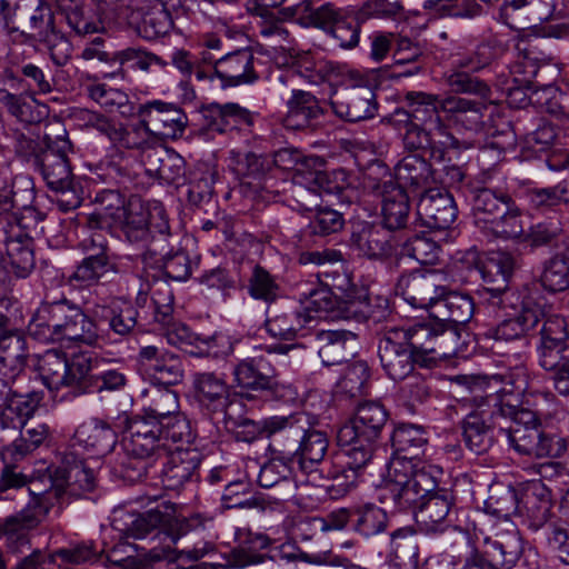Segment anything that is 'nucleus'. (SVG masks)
<instances>
[{"instance_id":"nucleus-1","label":"nucleus","mask_w":569,"mask_h":569,"mask_svg":"<svg viewBox=\"0 0 569 569\" xmlns=\"http://www.w3.org/2000/svg\"><path fill=\"white\" fill-rule=\"evenodd\" d=\"M121 529L127 537L144 539L150 537L153 546L140 559L141 569H149L154 562L186 558L197 561L214 550V543L202 537L199 517L179 518L173 503L161 501L154 508L137 516Z\"/></svg>"},{"instance_id":"nucleus-2","label":"nucleus","mask_w":569,"mask_h":569,"mask_svg":"<svg viewBox=\"0 0 569 569\" xmlns=\"http://www.w3.org/2000/svg\"><path fill=\"white\" fill-rule=\"evenodd\" d=\"M427 443L426 431L415 425H400L392 432L393 455L383 487H393L396 495H405V501H412L419 490L429 492L435 487V476L442 473L441 468L420 459Z\"/></svg>"},{"instance_id":"nucleus-3","label":"nucleus","mask_w":569,"mask_h":569,"mask_svg":"<svg viewBox=\"0 0 569 569\" xmlns=\"http://www.w3.org/2000/svg\"><path fill=\"white\" fill-rule=\"evenodd\" d=\"M30 336L40 342H77L98 346V329L92 308L86 313L80 306L63 298L42 302L29 322Z\"/></svg>"},{"instance_id":"nucleus-4","label":"nucleus","mask_w":569,"mask_h":569,"mask_svg":"<svg viewBox=\"0 0 569 569\" xmlns=\"http://www.w3.org/2000/svg\"><path fill=\"white\" fill-rule=\"evenodd\" d=\"M501 417L509 419V422L500 427V433L507 437L509 445L519 455L545 458L565 452V440L542 429L537 410L526 408Z\"/></svg>"},{"instance_id":"nucleus-5","label":"nucleus","mask_w":569,"mask_h":569,"mask_svg":"<svg viewBox=\"0 0 569 569\" xmlns=\"http://www.w3.org/2000/svg\"><path fill=\"white\" fill-rule=\"evenodd\" d=\"M441 475L435 476V487L429 492L417 491V497L412 501H405V497L396 495L393 487H383L379 499L383 503H392L398 511L412 509L417 523L426 532H442L452 521L455 497L449 489L438 487Z\"/></svg>"},{"instance_id":"nucleus-6","label":"nucleus","mask_w":569,"mask_h":569,"mask_svg":"<svg viewBox=\"0 0 569 569\" xmlns=\"http://www.w3.org/2000/svg\"><path fill=\"white\" fill-rule=\"evenodd\" d=\"M337 438L341 449L329 456L320 472L333 481L332 487L338 488V493L345 495L356 486L359 471L370 462L377 445L358 438L346 442Z\"/></svg>"},{"instance_id":"nucleus-7","label":"nucleus","mask_w":569,"mask_h":569,"mask_svg":"<svg viewBox=\"0 0 569 569\" xmlns=\"http://www.w3.org/2000/svg\"><path fill=\"white\" fill-rule=\"evenodd\" d=\"M485 539V550L472 549L461 569H511L519 560L523 546L515 523Z\"/></svg>"},{"instance_id":"nucleus-8","label":"nucleus","mask_w":569,"mask_h":569,"mask_svg":"<svg viewBox=\"0 0 569 569\" xmlns=\"http://www.w3.org/2000/svg\"><path fill=\"white\" fill-rule=\"evenodd\" d=\"M121 219V231L130 243L141 244L142 251L156 239L170 236V227L166 211L161 207L150 210L137 198H130L118 216Z\"/></svg>"},{"instance_id":"nucleus-9","label":"nucleus","mask_w":569,"mask_h":569,"mask_svg":"<svg viewBox=\"0 0 569 569\" xmlns=\"http://www.w3.org/2000/svg\"><path fill=\"white\" fill-rule=\"evenodd\" d=\"M393 328L397 332L406 336L407 345L419 358L422 367H430L439 359L450 357L456 351V332L443 329L439 323L416 322Z\"/></svg>"},{"instance_id":"nucleus-10","label":"nucleus","mask_w":569,"mask_h":569,"mask_svg":"<svg viewBox=\"0 0 569 569\" xmlns=\"http://www.w3.org/2000/svg\"><path fill=\"white\" fill-rule=\"evenodd\" d=\"M73 146L64 128H59L56 136H44V149L34 169L39 171L50 189H66L73 182L69 154Z\"/></svg>"},{"instance_id":"nucleus-11","label":"nucleus","mask_w":569,"mask_h":569,"mask_svg":"<svg viewBox=\"0 0 569 569\" xmlns=\"http://www.w3.org/2000/svg\"><path fill=\"white\" fill-rule=\"evenodd\" d=\"M114 426L126 433V450L133 457L146 459L167 455L168 448L162 441L158 420L123 412L118 416Z\"/></svg>"},{"instance_id":"nucleus-12","label":"nucleus","mask_w":569,"mask_h":569,"mask_svg":"<svg viewBox=\"0 0 569 569\" xmlns=\"http://www.w3.org/2000/svg\"><path fill=\"white\" fill-rule=\"evenodd\" d=\"M375 91L368 80L356 71L349 72L339 93L331 99L333 112L341 119L358 122L372 118L377 110Z\"/></svg>"},{"instance_id":"nucleus-13","label":"nucleus","mask_w":569,"mask_h":569,"mask_svg":"<svg viewBox=\"0 0 569 569\" xmlns=\"http://www.w3.org/2000/svg\"><path fill=\"white\" fill-rule=\"evenodd\" d=\"M295 347V345H280L268 349L267 353H256L239 359L231 371L234 386L243 390L264 391L270 387L273 376H278L270 353H287Z\"/></svg>"},{"instance_id":"nucleus-14","label":"nucleus","mask_w":569,"mask_h":569,"mask_svg":"<svg viewBox=\"0 0 569 569\" xmlns=\"http://www.w3.org/2000/svg\"><path fill=\"white\" fill-rule=\"evenodd\" d=\"M445 277L436 270H416L402 274L396 289L415 308L435 311L436 303L446 293Z\"/></svg>"},{"instance_id":"nucleus-15","label":"nucleus","mask_w":569,"mask_h":569,"mask_svg":"<svg viewBox=\"0 0 569 569\" xmlns=\"http://www.w3.org/2000/svg\"><path fill=\"white\" fill-rule=\"evenodd\" d=\"M311 417L297 411L288 416H272L266 418L267 438L270 439L269 449L272 453L292 459L297 453L296 447L309 431Z\"/></svg>"},{"instance_id":"nucleus-16","label":"nucleus","mask_w":569,"mask_h":569,"mask_svg":"<svg viewBox=\"0 0 569 569\" xmlns=\"http://www.w3.org/2000/svg\"><path fill=\"white\" fill-rule=\"evenodd\" d=\"M193 398L200 409L210 416L222 417L230 409L241 406L231 386L214 372H197L192 378Z\"/></svg>"},{"instance_id":"nucleus-17","label":"nucleus","mask_w":569,"mask_h":569,"mask_svg":"<svg viewBox=\"0 0 569 569\" xmlns=\"http://www.w3.org/2000/svg\"><path fill=\"white\" fill-rule=\"evenodd\" d=\"M378 356L381 368L393 381L405 380L412 373L415 366L420 365L419 358L406 342V336L397 332L393 327L386 328L378 342Z\"/></svg>"},{"instance_id":"nucleus-18","label":"nucleus","mask_w":569,"mask_h":569,"mask_svg":"<svg viewBox=\"0 0 569 569\" xmlns=\"http://www.w3.org/2000/svg\"><path fill=\"white\" fill-rule=\"evenodd\" d=\"M403 141L410 149L428 150L431 159L437 162L451 161L452 156L470 147L467 141H460L450 132L443 119L422 131L405 136Z\"/></svg>"},{"instance_id":"nucleus-19","label":"nucleus","mask_w":569,"mask_h":569,"mask_svg":"<svg viewBox=\"0 0 569 569\" xmlns=\"http://www.w3.org/2000/svg\"><path fill=\"white\" fill-rule=\"evenodd\" d=\"M138 362L153 385L169 388L183 380L184 369L181 357L164 348L157 346L141 347L138 353Z\"/></svg>"},{"instance_id":"nucleus-20","label":"nucleus","mask_w":569,"mask_h":569,"mask_svg":"<svg viewBox=\"0 0 569 569\" xmlns=\"http://www.w3.org/2000/svg\"><path fill=\"white\" fill-rule=\"evenodd\" d=\"M136 112L146 132L163 138L181 137L188 124V117L182 109L161 100L140 104Z\"/></svg>"},{"instance_id":"nucleus-21","label":"nucleus","mask_w":569,"mask_h":569,"mask_svg":"<svg viewBox=\"0 0 569 569\" xmlns=\"http://www.w3.org/2000/svg\"><path fill=\"white\" fill-rule=\"evenodd\" d=\"M329 448V439L326 432L312 428L310 421L309 431H306V437L301 439L296 447L297 453L292 456V462L299 463L300 471L306 476V481L315 487L323 486V481L328 480L320 469L328 462L329 457L326 458Z\"/></svg>"},{"instance_id":"nucleus-22","label":"nucleus","mask_w":569,"mask_h":569,"mask_svg":"<svg viewBox=\"0 0 569 569\" xmlns=\"http://www.w3.org/2000/svg\"><path fill=\"white\" fill-rule=\"evenodd\" d=\"M388 418L389 413L382 403L366 401L358 406L353 417L339 429L338 437L343 442L358 438L377 445Z\"/></svg>"},{"instance_id":"nucleus-23","label":"nucleus","mask_w":569,"mask_h":569,"mask_svg":"<svg viewBox=\"0 0 569 569\" xmlns=\"http://www.w3.org/2000/svg\"><path fill=\"white\" fill-rule=\"evenodd\" d=\"M499 411L482 401L469 412L462 421V438L466 446L475 453L486 452L493 443L495 431L502 426Z\"/></svg>"},{"instance_id":"nucleus-24","label":"nucleus","mask_w":569,"mask_h":569,"mask_svg":"<svg viewBox=\"0 0 569 569\" xmlns=\"http://www.w3.org/2000/svg\"><path fill=\"white\" fill-rule=\"evenodd\" d=\"M169 236L156 239L141 251L139 257L147 268L163 270L164 274L176 281H184L191 276V260L187 252L170 254Z\"/></svg>"},{"instance_id":"nucleus-25","label":"nucleus","mask_w":569,"mask_h":569,"mask_svg":"<svg viewBox=\"0 0 569 569\" xmlns=\"http://www.w3.org/2000/svg\"><path fill=\"white\" fill-rule=\"evenodd\" d=\"M402 101L406 110H397V114H403L408 118L405 136L422 131L442 119L443 98L439 94L410 90L403 93Z\"/></svg>"},{"instance_id":"nucleus-26","label":"nucleus","mask_w":569,"mask_h":569,"mask_svg":"<svg viewBox=\"0 0 569 569\" xmlns=\"http://www.w3.org/2000/svg\"><path fill=\"white\" fill-rule=\"evenodd\" d=\"M257 58L249 48L229 52L216 61L214 74L219 78V88L229 89L252 84L259 79L254 63Z\"/></svg>"},{"instance_id":"nucleus-27","label":"nucleus","mask_w":569,"mask_h":569,"mask_svg":"<svg viewBox=\"0 0 569 569\" xmlns=\"http://www.w3.org/2000/svg\"><path fill=\"white\" fill-rule=\"evenodd\" d=\"M458 209L453 197L438 189H429L417 204V218L431 230H447L456 221Z\"/></svg>"},{"instance_id":"nucleus-28","label":"nucleus","mask_w":569,"mask_h":569,"mask_svg":"<svg viewBox=\"0 0 569 569\" xmlns=\"http://www.w3.org/2000/svg\"><path fill=\"white\" fill-rule=\"evenodd\" d=\"M31 500L18 513L7 518V527L14 535L37 528L48 516L54 503L64 496V488L61 485L51 487L41 492H33Z\"/></svg>"},{"instance_id":"nucleus-29","label":"nucleus","mask_w":569,"mask_h":569,"mask_svg":"<svg viewBox=\"0 0 569 569\" xmlns=\"http://www.w3.org/2000/svg\"><path fill=\"white\" fill-rule=\"evenodd\" d=\"M550 490L539 480L528 482L521 490L519 515L525 517L530 529L546 532L555 518L551 513Z\"/></svg>"},{"instance_id":"nucleus-30","label":"nucleus","mask_w":569,"mask_h":569,"mask_svg":"<svg viewBox=\"0 0 569 569\" xmlns=\"http://www.w3.org/2000/svg\"><path fill=\"white\" fill-rule=\"evenodd\" d=\"M499 381L501 387L492 393H486L483 401L499 411V416L526 409L523 397L529 389L526 369L517 367L515 370L500 376Z\"/></svg>"},{"instance_id":"nucleus-31","label":"nucleus","mask_w":569,"mask_h":569,"mask_svg":"<svg viewBox=\"0 0 569 569\" xmlns=\"http://www.w3.org/2000/svg\"><path fill=\"white\" fill-rule=\"evenodd\" d=\"M552 0H503L500 17L512 29H526L552 17Z\"/></svg>"},{"instance_id":"nucleus-32","label":"nucleus","mask_w":569,"mask_h":569,"mask_svg":"<svg viewBox=\"0 0 569 569\" xmlns=\"http://www.w3.org/2000/svg\"><path fill=\"white\" fill-rule=\"evenodd\" d=\"M230 167L244 184L252 186L256 191H269L273 184L271 181L272 161L264 154L253 152L241 153L230 151Z\"/></svg>"},{"instance_id":"nucleus-33","label":"nucleus","mask_w":569,"mask_h":569,"mask_svg":"<svg viewBox=\"0 0 569 569\" xmlns=\"http://www.w3.org/2000/svg\"><path fill=\"white\" fill-rule=\"evenodd\" d=\"M201 455L197 449H177L168 456L161 471L164 488L180 490L186 483L199 479Z\"/></svg>"},{"instance_id":"nucleus-34","label":"nucleus","mask_w":569,"mask_h":569,"mask_svg":"<svg viewBox=\"0 0 569 569\" xmlns=\"http://www.w3.org/2000/svg\"><path fill=\"white\" fill-rule=\"evenodd\" d=\"M318 355L326 367L337 366L355 357L358 337L347 330H320L315 335Z\"/></svg>"},{"instance_id":"nucleus-35","label":"nucleus","mask_w":569,"mask_h":569,"mask_svg":"<svg viewBox=\"0 0 569 569\" xmlns=\"http://www.w3.org/2000/svg\"><path fill=\"white\" fill-rule=\"evenodd\" d=\"M127 11L128 24L142 39L156 40L167 36L173 28L170 7L127 8Z\"/></svg>"},{"instance_id":"nucleus-36","label":"nucleus","mask_w":569,"mask_h":569,"mask_svg":"<svg viewBox=\"0 0 569 569\" xmlns=\"http://www.w3.org/2000/svg\"><path fill=\"white\" fill-rule=\"evenodd\" d=\"M137 309L129 305L111 302L109 305L96 303L92 306V319L98 329V343L103 340V325L114 335L123 338L129 336L137 326Z\"/></svg>"},{"instance_id":"nucleus-37","label":"nucleus","mask_w":569,"mask_h":569,"mask_svg":"<svg viewBox=\"0 0 569 569\" xmlns=\"http://www.w3.org/2000/svg\"><path fill=\"white\" fill-rule=\"evenodd\" d=\"M350 246L359 254L372 260L391 257L396 250L390 231L382 226L363 223L350 237Z\"/></svg>"},{"instance_id":"nucleus-38","label":"nucleus","mask_w":569,"mask_h":569,"mask_svg":"<svg viewBox=\"0 0 569 569\" xmlns=\"http://www.w3.org/2000/svg\"><path fill=\"white\" fill-rule=\"evenodd\" d=\"M513 198L505 190L480 187L471 190V213L475 223L482 229L501 217L500 213L510 204Z\"/></svg>"},{"instance_id":"nucleus-39","label":"nucleus","mask_w":569,"mask_h":569,"mask_svg":"<svg viewBox=\"0 0 569 569\" xmlns=\"http://www.w3.org/2000/svg\"><path fill=\"white\" fill-rule=\"evenodd\" d=\"M312 320V316L306 313L301 307L290 302L268 309L266 320L267 332L277 339L291 340L305 326Z\"/></svg>"},{"instance_id":"nucleus-40","label":"nucleus","mask_w":569,"mask_h":569,"mask_svg":"<svg viewBox=\"0 0 569 569\" xmlns=\"http://www.w3.org/2000/svg\"><path fill=\"white\" fill-rule=\"evenodd\" d=\"M284 88L290 90V97L286 100L287 112L283 118L286 128L293 130L305 129L323 114V110L315 94L297 89L295 86Z\"/></svg>"},{"instance_id":"nucleus-41","label":"nucleus","mask_w":569,"mask_h":569,"mask_svg":"<svg viewBox=\"0 0 569 569\" xmlns=\"http://www.w3.org/2000/svg\"><path fill=\"white\" fill-rule=\"evenodd\" d=\"M42 399L43 393L40 391L16 392L13 397L0 403V428L20 430L33 416Z\"/></svg>"},{"instance_id":"nucleus-42","label":"nucleus","mask_w":569,"mask_h":569,"mask_svg":"<svg viewBox=\"0 0 569 569\" xmlns=\"http://www.w3.org/2000/svg\"><path fill=\"white\" fill-rule=\"evenodd\" d=\"M122 270L121 258L113 253L90 254L77 266L69 281L78 282L80 287H90L99 283L108 273H120Z\"/></svg>"},{"instance_id":"nucleus-43","label":"nucleus","mask_w":569,"mask_h":569,"mask_svg":"<svg viewBox=\"0 0 569 569\" xmlns=\"http://www.w3.org/2000/svg\"><path fill=\"white\" fill-rule=\"evenodd\" d=\"M382 227L387 230H400L408 226L410 219L409 197L401 187L385 184L382 192Z\"/></svg>"},{"instance_id":"nucleus-44","label":"nucleus","mask_w":569,"mask_h":569,"mask_svg":"<svg viewBox=\"0 0 569 569\" xmlns=\"http://www.w3.org/2000/svg\"><path fill=\"white\" fill-rule=\"evenodd\" d=\"M485 103L457 96L443 98L442 112L467 131L477 132L483 128Z\"/></svg>"},{"instance_id":"nucleus-45","label":"nucleus","mask_w":569,"mask_h":569,"mask_svg":"<svg viewBox=\"0 0 569 569\" xmlns=\"http://www.w3.org/2000/svg\"><path fill=\"white\" fill-rule=\"evenodd\" d=\"M98 360L88 353H76L67 358L64 388L71 389L74 395L90 393Z\"/></svg>"},{"instance_id":"nucleus-46","label":"nucleus","mask_w":569,"mask_h":569,"mask_svg":"<svg viewBox=\"0 0 569 569\" xmlns=\"http://www.w3.org/2000/svg\"><path fill=\"white\" fill-rule=\"evenodd\" d=\"M475 313V303L472 298L467 293L448 291L446 288L445 296L436 303L432 316L441 322L452 325L468 323Z\"/></svg>"},{"instance_id":"nucleus-47","label":"nucleus","mask_w":569,"mask_h":569,"mask_svg":"<svg viewBox=\"0 0 569 569\" xmlns=\"http://www.w3.org/2000/svg\"><path fill=\"white\" fill-rule=\"evenodd\" d=\"M88 97L108 112H118L122 117L136 113V107L129 96L121 89L112 88L96 80L84 84Z\"/></svg>"},{"instance_id":"nucleus-48","label":"nucleus","mask_w":569,"mask_h":569,"mask_svg":"<svg viewBox=\"0 0 569 569\" xmlns=\"http://www.w3.org/2000/svg\"><path fill=\"white\" fill-rule=\"evenodd\" d=\"M538 282L548 293L569 290V247L542 262Z\"/></svg>"},{"instance_id":"nucleus-49","label":"nucleus","mask_w":569,"mask_h":569,"mask_svg":"<svg viewBox=\"0 0 569 569\" xmlns=\"http://www.w3.org/2000/svg\"><path fill=\"white\" fill-rule=\"evenodd\" d=\"M290 57L292 58V70L278 78V81L282 87L295 86L297 76L306 79L312 84H319L325 82L332 71V68L328 62L322 60L313 61L308 53L290 54Z\"/></svg>"},{"instance_id":"nucleus-50","label":"nucleus","mask_w":569,"mask_h":569,"mask_svg":"<svg viewBox=\"0 0 569 569\" xmlns=\"http://www.w3.org/2000/svg\"><path fill=\"white\" fill-rule=\"evenodd\" d=\"M396 179L403 190L406 187L420 189L427 188L433 181L431 164L417 154L405 157L396 167Z\"/></svg>"},{"instance_id":"nucleus-51","label":"nucleus","mask_w":569,"mask_h":569,"mask_svg":"<svg viewBox=\"0 0 569 569\" xmlns=\"http://www.w3.org/2000/svg\"><path fill=\"white\" fill-rule=\"evenodd\" d=\"M346 10L327 2L313 7L308 0L293 6V14L298 16L300 22L306 27H313L330 32Z\"/></svg>"},{"instance_id":"nucleus-52","label":"nucleus","mask_w":569,"mask_h":569,"mask_svg":"<svg viewBox=\"0 0 569 569\" xmlns=\"http://www.w3.org/2000/svg\"><path fill=\"white\" fill-rule=\"evenodd\" d=\"M221 500L227 509H256L263 512L272 508V503L262 493H252L251 485L243 480L229 482Z\"/></svg>"},{"instance_id":"nucleus-53","label":"nucleus","mask_w":569,"mask_h":569,"mask_svg":"<svg viewBox=\"0 0 569 569\" xmlns=\"http://www.w3.org/2000/svg\"><path fill=\"white\" fill-rule=\"evenodd\" d=\"M62 478L64 483L56 482L64 488V493L81 495L82 492H91L96 488V476L92 469L88 468L82 460H77L73 455L66 456Z\"/></svg>"},{"instance_id":"nucleus-54","label":"nucleus","mask_w":569,"mask_h":569,"mask_svg":"<svg viewBox=\"0 0 569 569\" xmlns=\"http://www.w3.org/2000/svg\"><path fill=\"white\" fill-rule=\"evenodd\" d=\"M224 428L237 441L253 442L258 438H267L266 418L260 421L251 420L242 415V405L230 409L222 417Z\"/></svg>"},{"instance_id":"nucleus-55","label":"nucleus","mask_w":569,"mask_h":569,"mask_svg":"<svg viewBox=\"0 0 569 569\" xmlns=\"http://www.w3.org/2000/svg\"><path fill=\"white\" fill-rule=\"evenodd\" d=\"M128 62H132V67L144 72H148L153 64L161 68H166L168 66V62L156 53L146 51L141 48L129 47L123 50L114 51V64L118 67L113 71L104 73V77H119L124 79L127 73L123 66Z\"/></svg>"},{"instance_id":"nucleus-56","label":"nucleus","mask_w":569,"mask_h":569,"mask_svg":"<svg viewBox=\"0 0 569 569\" xmlns=\"http://www.w3.org/2000/svg\"><path fill=\"white\" fill-rule=\"evenodd\" d=\"M538 322V310L525 306L516 317L501 321L492 330V337L502 341L517 340L533 329Z\"/></svg>"},{"instance_id":"nucleus-57","label":"nucleus","mask_w":569,"mask_h":569,"mask_svg":"<svg viewBox=\"0 0 569 569\" xmlns=\"http://www.w3.org/2000/svg\"><path fill=\"white\" fill-rule=\"evenodd\" d=\"M396 67L408 66V71H397L395 77H412L420 73L426 64V56L419 43L402 37L397 40L393 51Z\"/></svg>"},{"instance_id":"nucleus-58","label":"nucleus","mask_w":569,"mask_h":569,"mask_svg":"<svg viewBox=\"0 0 569 569\" xmlns=\"http://www.w3.org/2000/svg\"><path fill=\"white\" fill-rule=\"evenodd\" d=\"M66 368L67 355L62 351L48 350L38 358V372L49 390H60L63 388Z\"/></svg>"},{"instance_id":"nucleus-59","label":"nucleus","mask_w":569,"mask_h":569,"mask_svg":"<svg viewBox=\"0 0 569 569\" xmlns=\"http://www.w3.org/2000/svg\"><path fill=\"white\" fill-rule=\"evenodd\" d=\"M20 431V437L6 449L14 459L32 452L44 443L50 436V429L46 423L28 422V420Z\"/></svg>"},{"instance_id":"nucleus-60","label":"nucleus","mask_w":569,"mask_h":569,"mask_svg":"<svg viewBox=\"0 0 569 569\" xmlns=\"http://www.w3.org/2000/svg\"><path fill=\"white\" fill-rule=\"evenodd\" d=\"M370 368L363 360L350 363L336 386V392L347 398L361 397L367 392Z\"/></svg>"},{"instance_id":"nucleus-61","label":"nucleus","mask_w":569,"mask_h":569,"mask_svg":"<svg viewBox=\"0 0 569 569\" xmlns=\"http://www.w3.org/2000/svg\"><path fill=\"white\" fill-rule=\"evenodd\" d=\"M352 523L357 532L371 537L386 530L387 512L373 503H366L352 510Z\"/></svg>"},{"instance_id":"nucleus-62","label":"nucleus","mask_w":569,"mask_h":569,"mask_svg":"<svg viewBox=\"0 0 569 569\" xmlns=\"http://www.w3.org/2000/svg\"><path fill=\"white\" fill-rule=\"evenodd\" d=\"M515 267L516 260L510 253L498 252L496 256L490 258L485 267L483 277L487 282L498 281L499 284L497 287L488 288V290L495 295H508V282Z\"/></svg>"},{"instance_id":"nucleus-63","label":"nucleus","mask_w":569,"mask_h":569,"mask_svg":"<svg viewBox=\"0 0 569 569\" xmlns=\"http://www.w3.org/2000/svg\"><path fill=\"white\" fill-rule=\"evenodd\" d=\"M568 186L560 182L548 188H532L526 191V199L531 209L547 212L569 202Z\"/></svg>"},{"instance_id":"nucleus-64","label":"nucleus","mask_w":569,"mask_h":569,"mask_svg":"<svg viewBox=\"0 0 569 569\" xmlns=\"http://www.w3.org/2000/svg\"><path fill=\"white\" fill-rule=\"evenodd\" d=\"M248 292L253 299L270 305L281 297V287L267 269L256 264L248 280Z\"/></svg>"}]
</instances>
